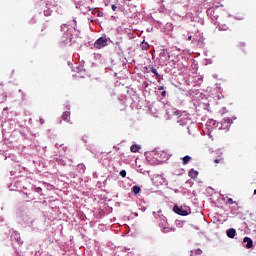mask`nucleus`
Masks as SVG:
<instances>
[{
    "label": "nucleus",
    "mask_w": 256,
    "mask_h": 256,
    "mask_svg": "<svg viewBox=\"0 0 256 256\" xmlns=\"http://www.w3.org/2000/svg\"><path fill=\"white\" fill-rule=\"evenodd\" d=\"M254 195H256V189L254 190Z\"/></svg>",
    "instance_id": "32"
},
{
    "label": "nucleus",
    "mask_w": 256,
    "mask_h": 256,
    "mask_svg": "<svg viewBox=\"0 0 256 256\" xmlns=\"http://www.w3.org/2000/svg\"><path fill=\"white\" fill-rule=\"evenodd\" d=\"M189 177L191 179H197V177H199V171L195 170V169H191L188 173Z\"/></svg>",
    "instance_id": "10"
},
{
    "label": "nucleus",
    "mask_w": 256,
    "mask_h": 256,
    "mask_svg": "<svg viewBox=\"0 0 256 256\" xmlns=\"http://www.w3.org/2000/svg\"><path fill=\"white\" fill-rule=\"evenodd\" d=\"M120 175L121 177H127V171L125 170L120 171Z\"/></svg>",
    "instance_id": "22"
},
{
    "label": "nucleus",
    "mask_w": 256,
    "mask_h": 256,
    "mask_svg": "<svg viewBox=\"0 0 256 256\" xmlns=\"http://www.w3.org/2000/svg\"><path fill=\"white\" fill-rule=\"evenodd\" d=\"M132 191H133L134 195H139V193H141V187L133 186Z\"/></svg>",
    "instance_id": "15"
},
{
    "label": "nucleus",
    "mask_w": 256,
    "mask_h": 256,
    "mask_svg": "<svg viewBox=\"0 0 256 256\" xmlns=\"http://www.w3.org/2000/svg\"><path fill=\"white\" fill-rule=\"evenodd\" d=\"M163 89H164L163 86L158 87V91H163Z\"/></svg>",
    "instance_id": "30"
},
{
    "label": "nucleus",
    "mask_w": 256,
    "mask_h": 256,
    "mask_svg": "<svg viewBox=\"0 0 256 256\" xmlns=\"http://www.w3.org/2000/svg\"><path fill=\"white\" fill-rule=\"evenodd\" d=\"M202 254H203V250L199 248L195 250V255H202Z\"/></svg>",
    "instance_id": "20"
},
{
    "label": "nucleus",
    "mask_w": 256,
    "mask_h": 256,
    "mask_svg": "<svg viewBox=\"0 0 256 256\" xmlns=\"http://www.w3.org/2000/svg\"><path fill=\"white\" fill-rule=\"evenodd\" d=\"M157 215H158V217H163V212L160 210V211H158Z\"/></svg>",
    "instance_id": "26"
},
{
    "label": "nucleus",
    "mask_w": 256,
    "mask_h": 256,
    "mask_svg": "<svg viewBox=\"0 0 256 256\" xmlns=\"http://www.w3.org/2000/svg\"><path fill=\"white\" fill-rule=\"evenodd\" d=\"M227 205H238V203L236 201H233V198H228L226 201Z\"/></svg>",
    "instance_id": "17"
},
{
    "label": "nucleus",
    "mask_w": 256,
    "mask_h": 256,
    "mask_svg": "<svg viewBox=\"0 0 256 256\" xmlns=\"http://www.w3.org/2000/svg\"><path fill=\"white\" fill-rule=\"evenodd\" d=\"M107 47V37H100L94 43V49H103Z\"/></svg>",
    "instance_id": "5"
},
{
    "label": "nucleus",
    "mask_w": 256,
    "mask_h": 256,
    "mask_svg": "<svg viewBox=\"0 0 256 256\" xmlns=\"http://www.w3.org/2000/svg\"><path fill=\"white\" fill-rule=\"evenodd\" d=\"M45 123V121L43 120V118H40V124L43 125Z\"/></svg>",
    "instance_id": "29"
},
{
    "label": "nucleus",
    "mask_w": 256,
    "mask_h": 256,
    "mask_svg": "<svg viewBox=\"0 0 256 256\" xmlns=\"http://www.w3.org/2000/svg\"><path fill=\"white\" fill-rule=\"evenodd\" d=\"M152 155L154 157L155 160H150V163H152V165H161V163H165V161H167L168 156H167V152L165 151H161V150H157V151H153Z\"/></svg>",
    "instance_id": "2"
},
{
    "label": "nucleus",
    "mask_w": 256,
    "mask_h": 256,
    "mask_svg": "<svg viewBox=\"0 0 256 256\" xmlns=\"http://www.w3.org/2000/svg\"><path fill=\"white\" fill-rule=\"evenodd\" d=\"M163 221H165V216H162Z\"/></svg>",
    "instance_id": "31"
},
{
    "label": "nucleus",
    "mask_w": 256,
    "mask_h": 256,
    "mask_svg": "<svg viewBox=\"0 0 256 256\" xmlns=\"http://www.w3.org/2000/svg\"><path fill=\"white\" fill-rule=\"evenodd\" d=\"M111 8H112V11H117V6L115 4H112Z\"/></svg>",
    "instance_id": "25"
},
{
    "label": "nucleus",
    "mask_w": 256,
    "mask_h": 256,
    "mask_svg": "<svg viewBox=\"0 0 256 256\" xmlns=\"http://www.w3.org/2000/svg\"><path fill=\"white\" fill-rule=\"evenodd\" d=\"M173 211L174 213H177V215H181L182 217H187V215H189L187 210L183 209V207L174 206Z\"/></svg>",
    "instance_id": "6"
},
{
    "label": "nucleus",
    "mask_w": 256,
    "mask_h": 256,
    "mask_svg": "<svg viewBox=\"0 0 256 256\" xmlns=\"http://www.w3.org/2000/svg\"><path fill=\"white\" fill-rule=\"evenodd\" d=\"M243 243H246L245 245L246 249H251L253 247V240L249 237H245L243 239Z\"/></svg>",
    "instance_id": "8"
},
{
    "label": "nucleus",
    "mask_w": 256,
    "mask_h": 256,
    "mask_svg": "<svg viewBox=\"0 0 256 256\" xmlns=\"http://www.w3.org/2000/svg\"><path fill=\"white\" fill-rule=\"evenodd\" d=\"M77 171L78 173H85V164H78Z\"/></svg>",
    "instance_id": "14"
},
{
    "label": "nucleus",
    "mask_w": 256,
    "mask_h": 256,
    "mask_svg": "<svg viewBox=\"0 0 256 256\" xmlns=\"http://www.w3.org/2000/svg\"><path fill=\"white\" fill-rule=\"evenodd\" d=\"M191 156L187 155V156H184L183 159H182V165H187L189 163V161H191Z\"/></svg>",
    "instance_id": "13"
},
{
    "label": "nucleus",
    "mask_w": 256,
    "mask_h": 256,
    "mask_svg": "<svg viewBox=\"0 0 256 256\" xmlns=\"http://www.w3.org/2000/svg\"><path fill=\"white\" fill-rule=\"evenodd\" d=\"M174 115L181 116V115H182L181 110H176V111L174 112Z\"/></svg>",
    "instance_id": "24"
},
{
    "label": "nucleus",
    "mask_w": 256,
    "mask_h": 256,
    "mask_svg": "<svg viewBox=\"0 0 256 256\" xmlns=\"http://www.w3.org/2000/svg\"><path fill=\"white\" fill-rule=\"evenodd\" d=\"M63 121H66V123H70L71 121V112L66 111L62 114Z\"/></svg>",
    "instance_id": "9"
},
{
    "label": "nucleus",
    "mask_w": 256,
    "mask_h": 256,
    "mask_svg": "<svg viewBox=\"0 0 256 256\" xmlns=\"http://www.w3.org/2000/svg\"><path fill=\"white\" fill-rule=\"evenodd\" d=\"M238 47L239 49H242V47H245V42H239Z\"/></svg>",
    "instance_id": "23"
},
{
    "label": "nucleus",
    "mask_w": 256,
    "mask_h": 256,
    "mask_svg": "<svg viewBox=\"0 0 256 256\" xmlns=\"http://www.w3.org/2000/svg\"><path fill=\"white\" fill-rule=\"evenodd\" d=\"M233 123V120L229 117H226L223 119L222 122H219L217 124L218 129H221L222 131H229V129L231 128V125Z\"/></svg>",
    "instance_id": "3"
},
{
    "label": "nucleus",
    "mask_w": 256,
    "mask_h": 256,
    "mask_svg": "<svg viewBox=\"0 0 256 256\" xmlns=\"http://www.w3.org/2000/svg\"><path fill=\"white\" fill-rule=\"evenodd\" d=\"M7 101V92H2V98L0 99V103H5Z\"/></svg>",
    "instance_id": "16"
},
{
    "label": "nucleus",
    "mask_w": 256,
    "mask_h": 256,
    "mask_svg": "<svg viewBox=\"0 0 256 256\" xmlns=\"http://www.w3.org/2000/svg\"><path fill=\"white\" fill-rule=\"evenodd\" d=\"M206 13L207 15H210L212 19H215L217 21L219 19V6H213L208 8Z\"/></svg>",
    "instance_id": "4"
},
{
    "label": "nucleus",
    "mask_w": 256,
    "mask_h": 256,
    "mask_svg": "<svg viewBox=\"0 0 256 256\" xmlns=\"http://www.w3.org/2000/svg\"><path fill=\"white\" fill-rule=\"evenodd\" d=\"M214 163H224V159L223 158L215 159Z\"/></svg>",
    "instance_id": "21"
},
{
    "label": "nucleus",
    "mask_w": 256,
    "mask_h": 256,
    "mask_svg": "<svg viewBox=\"0 0 256 256\" xmlns=\"http://www.w3.org/2000/svg\"><path fill=\"white\" fill-rule=\"evenodd\" d=\"M161 95H162V97H166L167 96V92L166 91H162Z\"/></svg>",
    "instance_id": "27"
},
{
    "label": "nucleus",
    "mask_w": 256,
    "mask_h": 256,
    "mask_svg": "<svg viewBox=\"0 0 256 256\" xmlns=\"http://www.w3.org/2000/svg\"><path fill=\"white\" fill-rule=\"evenodd\" d=\"M36 191H37V193H41V192L43 191V189H41V188L38 187V188L36 189Z\"/></svg>",
    "instance_id": "28"
},
{
    "label": "nucleus",
    "mask_w": 256,
    "mask_h": 256,
    "mask_svg": "<svg viewBox=\"0 0 256 256\" xmlns=\"http://www.w3.org/2000/svg\"><path fill=\"white\" fill-rule=\"evenodd\" d=\"M171 231H175V229L171 228V227H164L162 229L163 233H171Z\"/></svg>",
    "instance_id": "18"
},
{
    "label": "nucleus",
    "mask_w": 256,
    "mask_h": 256,
    "mask_svg": "<svg viewBox=\"0 0 256 256\" xmlns=\"http://www.w3.org/2000/svg\"><path fill=\"white\" fill-rule=\"evenodd\" d=\"M139 149H141V146L137 144H134L130 147V151L132 153H139Z\"/></svg>",
    "instance_id": "11"
},
{
    "label": "nucleus",
    "mask_w": 256,
    "mask_h": 256,
    "mask_svg": "<svg viewBox=\"0 0 256 256\" xmlns=\"http://www.w3.org/2000/svg\"><path fill=\"white\" fill-rule=\"evenodd\" d=\"M150 71H151V73H153L155 75V77H157V79H161V74H159V72H157V69H155V67H151Z\"/></svg>",
    "instance_id": "12"
},
{
    "label": "nucleus",
    "mask_w": 256,
    "mask_h": 256,
    "mask_svg": "<svg viewBox=\"0 0 256 256\" xmlns=\"http://www.w3.org/2000/svg\"><path fill=\"white\" fill-rule=\"evenodd\" d=\"M226 235L227 237H229V239H235V235H237V231L235 230V228H230L226 231Z\"/></svg>",
    "instance_id": "7"
},
{
    "label": "nucleus",
    "mask_w": 256,
    "mask_h": 256,
    "mask_svg": "<svg viewBox=\"0 0 256 256\" xmlns=\"http://www.w3.org/2000/svg\"><path fill=\"white\" fill-rule=\"evenodd\" d=\"M61 32L64 33L60 39V46L61 47H71L73 41V33H71V29L67 24H63L61 26Z\"/></svg>",
    "instance_id": "1"
},
{
    "label": "nucleus",
    "mask_w": 256,
    "mask_h": 256,
    "mask_svg": "<svg viewBox=\"0 0 256 256\" xmlns=\"http://www.w3.org/2000/svg\"><path fill=\"white\" fill-rule=\"evenodd\" d=\"M192 39H193V42H194V43H197V41H199V39L193 38V36H189V37H188V41H192Z\"/></svg>",
    "instance_id": "19"
}]
</instances>
